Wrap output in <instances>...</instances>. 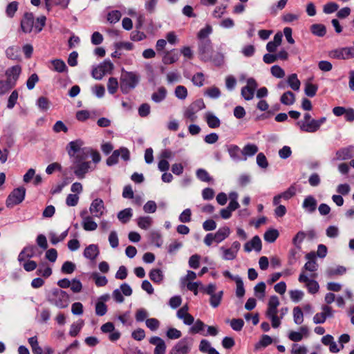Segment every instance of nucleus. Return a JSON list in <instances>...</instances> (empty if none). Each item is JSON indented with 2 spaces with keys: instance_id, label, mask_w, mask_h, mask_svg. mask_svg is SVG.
<instances>
[{
  "instance_id": "obj_45",
  "label": "nucleus",
  "mask_w": 354,
  "mask_h": 354,
  "mask_svg": "<svg viewBox=\"0 0 354 354\" xmlns=\"http://www.w3.org/2000/svg\"><path fill=\"white\" fill-rule=\"evenodd\" d=\"M76 268V266L74 263L66 261H65L61 268V271L64 274H72Z\"/></svg>"
},
{
  "instance_id": "obj_17",
  "label": "nucleus",
  "mask_w": 354,
  "mask_h": 354,
  "mask_svg": "<svg viewBox=\"0 0 354 354\" xmlns=\"http://www.w3.org/2000/svg\"><path fill=\"white\" fill-rule=\"evenodd\" d=\"M280 302L279 298L276 295H272L270 297L268 304V309L266 311V316L277 315V307L279 306Z\"/></svg>"
},
{
  "instance_id": "obj_24",
  "label": "nucleus",
  "mask_w": 354,
  "mask_h": 354,
  "mask_svg": "<svg viewBox=\"0 0 354 354\" xmlns=\"http://www.w3.org/2000/svg\"><path fill=\"white\" fill-rule=\"evenodd\" d=\"M227 151L229 155L232 159L235 161H240L241 160V150L240 148L235 145H231L227 147Z\"/></svg>"
},
{
  "instance_id": "obj_39",
  "label": "nucleus",
  "mask_w": 354,
  "mask_h": 354,
  "mask_svg": "<svg viewBox=\"0 0 354 354\" xmlns=\"http://www.w3.org/2000/svg\"><path fill=\"white\" fill-rule=\"evenodd\" d=\"M150 240L156 247L160 248L163 243L162 236L160 232L157 231H152L150 233Z\"/></svg>"
},
{
  "instance_id": "obj_58",
  "label": "nucleus",
  "mask_w": 354,
  "mask_h": 354,
  "mask_svg": "<svg viewBox=\"0 0 354 354\" xmlns=\"http://www.w3.org/2000/svg\"><path fill=\"white\" fill-rule=\"evenodd\" d=\"M166 335L170 339H176L182 336V333L175 328H169L167 330Z\"/></svg>"
},
{
  "instance_id": "obj_60",
  "label": "nucleus",
  "mask_w": 354,
  "mask_h": 354,
  "mask_svg": "<svg viewBox=\"0 0 354 354\" xmlns=\"http://www.w3.org/2000/svg\"><path fill=\"white\" fill-rule=\"evenodd\" d=\"M146 326L152 331L156 330L160 326V322L156 318H149L145 321Z\"/></svg>"
},
{
  "instance_id": "obj_21",
  "label": "nucleus",
  "mask_w": 354,
  "mask_h": 354,
  "mask_svg": "<svg viewBox=\"0 0 354 354\" xmlns=\"http://www.w3.org/2000/svg\"><path fill=\"white\" fill-rule=\"evenodd\" d=\"M258 147L255 144L248 143L244 146L241 150V154L244 156L243 160H246L247 157L252 156L258 151Z\"/></svg>"
},
{
  "instance_id": "obj_2",
  "label": "nucleus",
  "mask_w": 354,
  "mask_h": 354,
  "mask_svg": "<svg viewBox=\"0 0 354 354\" xmlns=\"http://www.w3.org/2000/svg\"><path fill=\"white\" fill-rule=\"evenodd\" d=\"M47 301L59 308H65L69 304L68 294L62 289L53 288L46 297Z\"/></svg>"
},
{
  "instance_id": "obj_48",
  "label": "nucleus",
  "mask_w": 354,
  "mask_h": 354,
  "mask_svg": "<svg viewBox=\"0 0 354 354\" xmlns=\"http://www.w3.org/2000/svg\"><path fill=\"white\" fill-rule=\"evenodd\" d=\"M98 66L106 74H111L113 70V64L109 59H105Z\"/></svg>"
},
{
  "instance_id": "obj_50",
  "label": "nucleus",
  "mask_w": 354,
  "mask_h": 354,
  "mask_svg": "<svg viewBox=\"0 0 354 354\" xmlns=\"http://www.w3.org/2000/svg\"><path fill=\"white\" fill-rule=\"evenodd\" d=\"M83 325H84V322L82 320L80 321L77 323H73L71 326L69 335L71 337L77 336L78 335V333H80V331L81 330Z\"/></svg>"
},
{
  "instance_id": "obj_51",
  "label": "nucleus",
  "mask_w": 354,
  "mask_h": 354,
  "mask_svg": "<svg viewBox=\"0 0 354 354\" xmlns=\"http://www.w3.org/2000/svg\"><path fill=\"white\" fill-rule=\"evenodd\" d=\"M221 250L223 251V259L225 260H233L236 257L237 254L233 249L221 247Z\"/></svg>"
},
{
  "instance_id": "obj_10",
  "label": "nucleus",
  "mask_w": 354,
  "mask_h": 354,
  "mask_svg": "<svg viewBox=\"0 0 354 354\" xmlns=\"http://www.w3.org/2000/svg\"><path fill=\"white\" fill-rule=\"evenodd\" d=\"M190 347L188 345V338L180 339L171 349L169 354H188Z\"/></svg>"
},
{
  "instance_id": "obj_15",
  "label": "nucleus",
  "mask_w": 354,
  "mask_h": 354,
  "mask_svg": "<svg viewBox=\"0 0 354 354\" xmlns=\"http://www.w3.org/2000/svg\"><path fill=\"white\" fill-rule=\"evenodd\" d=\"M35 250L36 247L33 245L24 247L18 256V261L22 262L26 259L32 258L35 255Z\"/></svg>"
},
{
  "instance_id": "obj_43",
  "label": "nucleus",
  "mask_w": 354,
  "mask_h": 354,
  "mask_svg": "<svg viewBox=\"0 0 354 354\" xmlns=\"http://www.w3.org/2000/svg\"><path fill=\"white\" fill-rule=\"evenodd\" d=\"M205 75L201 72L194 74L192 78V82L198 87H202L204 85Z\"/></svg>"
},
{
  "instance_id": "obj_46",
  "label": "nucleus",
  "mask_w": 354,
  "mask_h": 354,
  "mask_svg": "<svg viewBox=\"0 0 354 354\" xmlns=\"http://www.w3.org/2000/svg\"><path fill=\"white\" fill-rule=\"evenodd\" d=\"M293 319L296 324H301L304 321V314L299 306L293 308Z\"/></svg>"
},
{
  "instance_id": "obj_18",
  "label": "nucleus",
  "mask_w": 354,
  "mask_h": 354,
  "mask_svg": "<svg viewBox=\"0 0 354 354\" xmlns=\"http://www.w3.org/2000/svg\"><path fill=\"white\" fill-rule=\"evenodd\" d=\"M317 202L314 196L310 195L306 196L302 203V207L308 213H313L317 208Z\"/></svg>"
},
{
  "instance_id": "obj_47",
  "label": "nucleus",
  "mask_w": 354,
  "mask_h": 354,
  "mask_svg": "<svg viewBox=\"0 0 354 354\" xmlns=\"http://www.w3.org/2000/svg\"><path fill=\"white\" fill-rule=\"evenodd\" d=\"M92 278L94 279L95 285L98 287L104 286L108 283V280L105 276H100L97 272L93 273Z\"/></svg>"
},
{
  "instance_id": "obj_37",
  "label": "nucleus",
  "mask_w": 354,
  "mask_h": 354,
  "mask_svg": "<svg viewBox=\"0 0 354 354\" xmlns=\"http://www.w3.org/2000/svg\"><path fill=\"white\" fill-rule=\"evenodd\" d=\"M206 122L209 127L212 129L217 128L221 124V121L216 115L209 113L206 117Z\"/></svg>"
},
{
  "instance_id": "obj_29",
  "label": "nucleus",
  "mask_w": 354,
  "mask_h": 354,
  "mask_svg": "<svg viewBox=\"0 0 354 354\" xmlns=\"http://www.w3.org/2000/svg\"><path fill=\"white\" fill-rule=\"evenodd\" d=\"M179 55L176 52H167L162 57V62L165 64H171L176 62L178 59Z\"/></svg>"
},
{
  "instance_id": "obj_31",
  "label": "nucleus",
  "mask_w": 354,
  "mask_h": 354,
  "mask_svg": "<svg viewBox=\"0 0 354 354\" xmlns=\"http://www.w3.org/2000/svg\"><path fill=\"white\" fill-rule=\"evenodd\" d=\"M279 233L276 229H270L267 230L263 235V238L268 243H273L279 237Z\"/></svg>"
},
{
  "instance_id": "obj_20",
  "label": "nucleus",
  "mask_w": 354,
  "mask_h": 354,
  "mask_svg": "<svg viewBox=\"0 0 354 354\" xmlns=\"http://www.w3.org/2000/svg\"><path fill=\"white\" fill-rule=\"evenodd\" d=\"M230 234V229L227 226L220 227L215 234H214L215 238V242L217 243H221L226 238L229 236Z\"/></svg>"
},
{
  "instance_id": "obj_42",
  "label": "nucleus",
  "mask_w": 354,
  "mask_h": 354,
  "mask_svg": "<svg viewBox=\"0 0 354 354\" xmlns=\"http://www.w3.org/2000/svg\"><path fill=\"white\" fill-rule=\"evenodd\" d=\"M152 219L149 216H140L138 219V225L143 230H147L151 225Z\"/></svg>"
},
{
  "instance_id": "obj_12",
  "label": "nucleus",
  "mask_w": 354,
  "mask_h": 354,
  "mask_svg": "<svg viewBox=\"0 0 354 354\" xmlns=\"http://www.w3.org/2000/svg\"><path fill=\"white\" fill-rule=\"evenodd\" d=\"M104 209V205L103 201L100 198H96L91 203L89 210L94 216L100 218L103 214Z\"/></svg>"
},
{
  "instance_id": "obj_7",
  "label": "nucleus",
  "mask_w": 354,
  "mask_h": 354,
  "mask_svg": "<svg viewBox=\"0 0 354 354\" xmlns=\"http://www.w3.org/2000/svg\"><path fill=\"white\" fill-rule=\"evenodd\" d=\"M21 73V67L20 65H15L8 68L6 71L7 77L6 81L10 84L11 86H15L17 81Z\"/></svg>"
},
{
  "instance_id": "obj_3",
  "label": "nucleus",
  "mask_w": 354,
  "mask_h": 354,
  "mask_svg": "<svg viewBox=\"0 0 354 354\" xmlns=\"http://www.w3.org/2000/svg\"><path fill=\"white\" fill-rule=\"evenodd\" d=\"M139 82V76L133 72L122 73L120 77V88L122 93L127 94Z\"/></svg>"
},
{
  "instance_id": "obj_61",
  "label": "nucleus",
  "mask_w": 354,
  "mask_h": 354,
  "mask_svg": "<svg viewBox=\"0 0 354 354\" xmlns=\"http://www.w3.org/2000/svg\"><path fill=\"white\" fill-rule=\"evenodd\" d=\"M257 164L262 169H266L268 167V160L263 153H259L257 154Z\"/></svg>"
},
{
  "instance_id": "obj_56",
  "label": "nucleus",
  "mask_w": 354,
  "mask_h": 354,
  "mask_svg": "<svg viewBox=\"0 0 354 354\" xmlns=\"http://www.w3.org/2000/svg\"><path fill=\"white\" fill-rule=\"evenodd\" d=\"M212 32V28L210 25H206V26L198 32V38L201 41L207 39V37Z\"/></svg>"
},
{
  "instance_id": "obj_16",
  "label": "nucleus",
  "mask_w": 354,
  "mask_h": 354,
  "mask_svg": "<svg viewBox=\"0 0 354 354\" xmlns=\"http://www.w3.org/2000/svg\"><path fill=\"white\" fill-rule=\"evenodd\" d=\"M301 246H295L294 248H291L289 250L288 252V264L290 266H292L295 264L297 261L299 260V259L301 257Z\"/></svg>"
},
{
  "instance_id": "obj_44",
  "label": "nucleus",
  "mask_w": 354,
  "mask_h": 354,
  "mask_svg": "<svg viewBox=\"0 0 354 354\" xmlns=\"http://www.w3.org/2000/svg\"><path fill=\"white\" fill-rule=\"evenodd\" d=\"M119 84L117 78L110 77L107 83V89L110 94H114L116 93L118 88Z\"/></svg>"
},
{
  "instance_id": "obj_53",
  "label": "nucleus",
  "mask_w": 354,
  "mask_h": 354,
  "mask_svg": "<svg viewBox=\"0 0 354 354\" xmlns=\"http://www.w3.org/2000/svg\"><path fill=\"white\" fill-rule=\"evenodd\" d=\"M317 90L318 86L317 85L308 83L306 85L304 93L307 96L313 97L316 95Z\"/></svg>"
},
{
  "instance_id": "obj_26",
  "label": "nucleus",
  "mask_w": 354,
  "mask_h": 354,
  "mask_svg": "<svg viewBox=\"0 0 354 354\" xmlns=\"http://www.w3.org/2000/svg\"><path fill=\"white\" fill-rule=\"evenodd\" d=\"M150 279L156 283H160L164 279L162 270L159 268L152 269L149 274Z\"/></svg>"
},
{
  "instance_id": "obj_33",
  "label": "nucleus",
  "mask_w": 354,
  "mask_h": 354,
  "mask_svg": "<svg viewBox=\"0 0 354 354\" xmlns=\"http://www.w3.org/2000/svg\"><path fill=\"white\" fill-rule=\"evenodd\" d=\"M196 177L201 181L205 183L213 182V178L209 174V173L204 169L200 168L196 170Z\"/></svg>"
},
{
  "instance_id": "obj_40",
  "label": "nucleus",
  "mask_w": 354,
  "mask_h": 354,
  "mask_svg": "<svg viewBox=\"0 0 354 354\" xmlns=\"http://www.w3.org/2000/svg\"><path fill=\"white\" fill-rule=\"evenodd\" d=\"M223 295V291L221 290L210 296L209 303L213 308H217L221 301Z\"/></svg>"
},
{
  "instance_id": "obj_28",
  "label": "nucleus",
  "mask_w": 354,
  "mask_h": 354,
  "mask_svg": "<svg viewBox=\"0 0 354 354\" xmlns=\"http://www.w3.org/2000/svg\"><path fill=\"white\" fill-rule=\"evenodd\" d=\"M280 102L284 105H292L295 102V95L290 91H286L281 96Z\"/></svg>"
},
{
  "instance_id": "obj_41",
  "label": "nucleus",
  "mask_w": 354,
  "mask_h": 354,
  "mask_svg": "<svg viewBox=\"0 0 354 354\" xmlns=\"http://www.w3.org/2000/svg\"><path fill=\"white\" fill-rule=\"evenodd\" d=\"M18 6H19V3L15 1L9 3L7 5L6 8V15L10 18H12L15 16V12L18 10Z\"/></svg>"
},
{
  "instance_id": "obj_38",
  "label": "nucleus",
  "mask_w": 354,
  "mask_h": 354,
  "mask_svg": "<svg viewBox=\"0 0 354 354\" xmlns=\"http://www.w3.org/2000/svg\"><path fill=\"white\" fill-rule=\"evenodd\" d=\"M19 48L16 46H10L6 50V57L12 60H17L19 59Z\"/></svg>"
},
{
  "instance_id": "obj_23",
  "label": "nucleus",
  "mask_w": 354,
  "mask_h": 354,
  "mask_svg": "<svg viewBox=\"0 0 354 354\" xmlns=\"http://www.w3.org/2000/svg\"><path fill=\"white\" fill-rule=\"evenodd\" d=\"M82 227L86 231H94L97 227V224L95 222L92 217L87 216L83 218Z\"/></svg>"
},
{
  "instance_id": "obj_54",
  "label": "nucleus",
  "mask_w": 354,
  "mask_h": 354,
  "mask_svg": "<svg viewBox=\"0 0 354 354\" xmlns=\"http://www.w3.org/2000/svg\"><path fill=\"white\" fill-rule=\"evenodd\" d=\"M175 95L180 100H185L187 96V90L184 86H177L175 88Z\"/></svg>"
},
{
  "instance_id": "obj_27",
  "label": "nucleus",
  "mask_w": 354,
  "mask_h": 354,
  "mask_svg": "<svg viewBox=\"0 0 354 354\" xmlns=\"http://www.w3.org/2000/svg\"><path fill=\"white\" fill-rule=\"evenodd\" d=\"M133 216L132 209L126 208L118 213V218L122 223H127Z\"/></svg>"
},
{
  "instance_id": "obj_25",
  "label": "nucleus",
  "mask_w": 354,
  "mask_h": 354,
  "mask_svg": "<svg viewBox=\"0 0 354 354\" xmlns=\"http://www.w3.org/2000/svg\"><path fill=\"white\" fill-rule=\"evenodd\" d=\"M311 32L317 37H324L326 33V28L324 24H314L310 26Z\"/></svg>"
},
{
  "instance_id": "obj_30",
  "label": "nucleus",
  "mask_w": 354,
  "mask_h": 354,
  "mask_svg": "<svg viewBox=\"0 0 354 354\" xmlns=\"http://www.w3.org/2000/svg\"><path fill=\"white\" fill-rule=\"evenodd\" d=\"M207 326L201 319H197L194 322V325L189 328V333L192 334L200 333L203 335L204 328Z\"/></svg>"
},
{
  "instance_id": "obj_55",
  "label": "nucleus",
  "mask_w": 354,
  "mask_h": 354,
  "mask_svg": "<svg viewBox=\"0 0 354 354\" xmlns=\"http://www.w3.org/2000/svg\"><path fill=\"white\" fill-rule=\"evenodd\" d=\"M235 282L236 284V295L240 298L243 297L245 295V290L241 278H236Z\"/></svg>"
},
{
  "instance_id": "obj_9",
  "label": "nucleus",
  "mask_w": 354,
  "mask_h": 354,
  "mask_svg": "<svg viewBox=\"0 0 354 354\" xmlns=\"http://www.w3.org/2000/svg\"><path fill=\"white\" fill-rule=\"evenodd\" d=\"M21 29L25 33H30L34 27V15L32 12H26L21 21Z\"/></svg>"
},
{
  "instance_id": "obj_19",
  "label": "nucleus",
  "mask_w": 354,
  "mask_h": 354,
  "mask_svg": "<svg viewBox=\"0 0 354 354\" xmlns=\"http://www.w3.org/2000/svg\"><path fill=\"white\" fill-rule=\"evenodd\" d=\"M100 250L97 245L91 244L84 251V257L91 261H94L99 255Z\"/></svg>"
},
{
  "instance_id": "obj_62",
  "label": "nucleus",
  "mask_w": 354,
  "mask_h": 354,
  "mask_svg": "<svg viewBox=\"0 0 354 354\" xmlns=\"http://www.w3.org/2000/svg\"><path fill=\"white\" fill-rule=\"evenodd\" d=\"M271 74L277 78H283L285 76V72L283 69L278 66L274 65L270 69Z\"/></svg>"
},
{
  "instance_id": "obj_8",
  "label": "nucleus",
  "mask_w": 354,
  "mask_h": 354,
  "mask_svg": "<svg viewBox=\"0 0 354 354\" xmlns=\"http://www.w3.org/2000/svg\"><path fill=\"white\" fill-rule=\"evenodd\" d=\"M298 280L301 283H306L308 291L310 294H315L319 291V286L318 282L314 279H310L304 272L299 274Z\"/></svg>"
},
{
  "instance_id": "obj_13",
  "label": "nucleus",
  "mask_w": 354,
  "mask_h": 354,
  "mask_svg": "<svg viewBox=\"0 0 354 354\" xmlns=\"http://www.w3.org/2000/svg\"><path fill=\"white\" fill-rule=\"evenodd\" d=\"M353 151H354V147L353 145H349L346 147L341 148L336 151L335 159L337 160H346L351 159L353 157Z\"/></svg>"
},
{
  "instance_id": "obj_14",
  "label": "nucleus",
  "mask_w": 354,
  "mask_h": 354,
  "mask_svg": "<svg viewBox=\"0 0 354 354\" xmlns=\"http://www.w3.org/2000/svg\"><path fill=\"white\" fill-rule=\"evenodd\" d=\"M297 124L299 126L301 131L308 133L316 132L319 129V127L318 126L317 122L315 119H312L308 122L298 121Z\"/></svg>"
},
{
  "instance_id": "obj_5",
  "label": "nucleus",
  "mask_w": 354,
  "mask_h": 354,
  "mask_svg": "<svg viewBox=\"0 0 354 354\" xmlns=\"http://www.w3.org/2000/svg\"><path fill=\"white\" fill-rule=\"evenodd\" d=\"M257 87L258 84L255 79L253 77L248 78L247 80V84L241 88V96L247 101L252 100Z\"/></svg>"
},
{
  "instance_id": "obj_64",
  "label": "nucleus",
  "mask_w": 354,
  "mask_h": 354,
  "mask_svg": "<svg viewBox=\"0 0 354 354\" xmlns=\"http://www.w3.org/2000/svg\"><path fill=\"white\" fill-rule=\"evenodd\" d=\"M183 247V243L178 241H174L167 247V252L170 254H174Z\"/></svg>"
},
{
  "instance_id": "obj_4",
  "label": "nucleus",
  "mask_w": 354,
  "mask_h": 354,
  "mask_svg": "<svg viewBox=\"0 0 354 354\" xmlns=\"http://www.w3.org/2000/svg\"><path fill=\"white\" fill-rule=\"evenodd\" d=\"M26 189L24 187L14 189L8 196L6 205L8 208H12L23 202L25 198Z\"/></svg>"
},
{
  "instance_id": "obj_6",
  "label": "nucleus",
  "mask_w": 354,
  "mask_h": 354,
  "mask_svg": "<svg viewBox=\"0 0 354 354\" xmlns=\"http://www.w3.org/2000/svg\"><path fill=\"white\" fill-rule=\"evenodd\" d=\"M212 52V46L210 39H204L200 41L198 44V53L203 61H209L211 59Z\"/></svg>"
},
{
  "instance_id": "obj_34",
  "label": "nucleus",
  "mask_w": 354,
  "mask_h": 354,
  "mask_svg": "<svg viewBox=\"0 0 354 354\" xmlns=\"http://www.w3.org/2000/svg\"><path fill=\"white\" fill-rule=\"evenodd\" d=\"M51 63L53 66V68L55 71L58 73H64L67 71L68 68L65 64V62L60 59H56L51 61Z\"/></svg>"
},
{
  "instance_id": "obj_22",
  "label": "nucleus",
  "mask_w": 354,
  "mask_h": 354,
  "mask_svg": "<svg viewBox=\"0 0 354 354\" xmlns=\"http://www.w3.org/2000/svg\"><path fill=\"white\" fill-rule=\"evenodd\" d=\"M167 93V89L164 86H160L158 88L157 92H154L151 95V100L156 103H160L166 98Z\"/></svg>"
},
{
  "instance_id": "obj_35",
  "label": "nucleus",
  "mask_w": 354,
  "mask_h": 354,
  "mask_svg": "<svg viewBox=\"0 0 354 354\" xmlns=\"http://www.w3.org/2000/svg\"><path fill=\"white\" fill-rule=\"evenodd\" d=\"M288 84L290 87L294 91H298L300 87V81L297 78V75L295 73H292L288 77Z\"/></svg>"
},
{
  "instance_id": "obj_57",
  "label": "nucleus",
  "mask_w": 354,
  "mask_h": 354,
  "mask_svg": "<svg viewBox=\"0 0 354 354\" xmlns=\"http://www.w3.org/2000/svg\"><path fill=\"white\" fill-rule=\"evenodd\" d=\"M205 94L212 99H217L221 96V91L218 87L212 86L207 88Z\"/></svg>"
},
{
  "instance_id": "obj_63",
  "label": "nucleus",
  "mask_w": 354,
  "mask_h": 354,
  "mask_svg": "<svg viewBox=\"0 0 354 354\" xmlns=\"http://www.w3.org/2000/svg\"><path fill=\"white\" fill-rule=\"evenodd\" d=\"M107 312V306L103 301H97L95 304V313L98 316H103Z\"/></svg>"
},
{
  "instance_id": "obj_49",
  "label": "nucleus",
  "mask_w": 354,
  "mask_h": 354,
  "mask_svg": "<svg viewBox=\"0 0 354 354\" xmlns=\"http://www.w3.org/2000/svg\"><path fill=\"white\" fill-rule=\"evenodd\" d=\"M266 288V283L263 281L259 282L254 286V290L258 298L262 299L265 296Z\"/></svg>"
},
{
  "instance_id": "obj_11",
  "label": "nucleus",
  "mask_w": 354,
  "mask_h": 354,
  "mask_svg": "<svg viewBox=\"0 0 354 354\" xmlns=\"http://www.w3.org/2000/svg\"><path fill=\"white\" fill-rule=\"evenodd\" d=\"M149 342L156 346L153 354H165L166 344L162 338L158 336H153L149 339Z\"/></svg>"
},
{
  "instance_id": "obj_59",
  "label": "nucleus",
  "mask_w": 354,
  "mask_h": 354,
  "mask_svg": "<svg viewBox=\"0 0 354 354\" xmlns=\"http://www.w3.org/2000/svg\"><path fill=\"white\" fill-rule=\"evenodd\" d=\"M18 96H19V94H18V92L17 90H15L11 93V94L9 96L8 100V104H7L8 109H12L15 106V104H17Z\"/></svg>"
},
{
  "instance_id": "obj_32",
  "label": "nucleus",
  "mask_w": 354,
  "mask_h": 354,
  "mask_svg": "<svg viewBox=\"0 0 354 354\" xmlns=\"http://www.w3.org/2000/svg\"><path fill=\"white\" fill-rule=\"evenodd\" d=\"M330 55L331 57L337 59H347L346 47L339 48L332 50Z\"/></svg>"
},
{
  "instance_id": "obj_1",
  "label": "nucleus",
  "mask_w": 354,
  "mask_h": 354,
  "mask_svg": "<svg viewBox=\"0 0 354 354\" xmlns=\"http://www.w3.org/2000/svg\"><path fill=\"white\" fill-rule=\"evenodd\" d=\"M83 145L84 142L81 139H77L68 142L66 147L71 162L70 169L79 179L84 178L89 170L94 169L95 167H92L91 162L87 161L91 149L82 147Z\"/></svg>"
},
{
  "instance_id": "obj_52",
  "label": "nucleus",
  "mask_w": 354,
  "mask_h": 354,
  "mask_svg": "<svg viewBox=\"0 0 354 354\" xmlns=\"http://www.w3.org/2000/svg\"><path fill=\"white\" fill-rule=\"evenodd\" d=\"M122 14L119 10H113L107 15V20L111 24H115L120 19Z\"/></svg>"
},
{
  "instance_id": "obj_36",
  "label": "nucleus",
  "mask_w": 354,
  "mask_h": 354,
  "mask_svg": "<svg viewBox=\"0 0 354 354\" xmlns=\"http://www.w3.org/2000/svg\"><path fill=\"white\" fill-rule=\"evenodd\" d=\"M37 274L48 278L52 274V269L44 263H40L37 270Z\"/></svg>"
}]
</instances>
